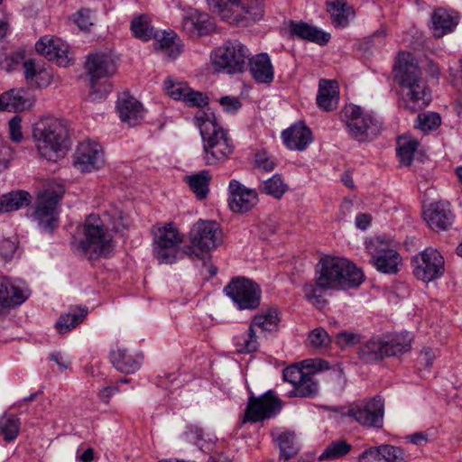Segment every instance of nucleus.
<instances>
[{
  "mask_svg": "<svg viewBox=\"0 0 462 462\" xmlns=\"http://www.w3.org/2000/svg\"><path fill=\"white\" fill-rule=\"evenodd\" d=\"M304 374L303 370L298 365H291L283 370L282 375L284 381L290 383L294 387L300 382Z\"/></svg>",
  "mask_w": 462,
  "mask_h": 462,
  "instance_id": "54",
  "label": "nucleus"
},
{
  "mask_svg": "<svg viewBox=\"0 0 462 462\" xmlns=\"http://www.w3.org/2000/svg\"><path fill=\"white\" fill-rule=\"evenodd\" d=\"M291 32L300 39L308 40L319 44H326L330 39L328 33L319 31L306 23H291Z\"/></svg>",
  "mask_w": 462,
  "mask_h": 462,
  "instance_id": "34",
  "label": "nucleus"
},
{
  "mask_svg": "<svg viewBox=\"0 0 462 462\" xmlns=\"http://www.w3.org/2000/svg\"><path fill=\"white\" fill-rule=\"evenodd\" d=\"M424 216L429 226L437 231L448 229L454 218L449 205L440 202L430 205L424 212Z\"/></svg>",
  "mask_w": 462,
  "mask_h": 462,
  "instance_id": "26",
  "label": "nucleus"
},
{
  "mask_svg": "<svg viewBox=\"0 0 462 462\" xmlns=\"http://www.w3.org/2000/svg\"><path fill=\"white\" fill-rule=\"evenodd\" d=\"M327 5L333 24L337 27H346L353 14L352 8L345 0H328Z\"/></svg>",
  "mask_w": 462,
  "mask_h": 462,
  "instance_id": "35",
  "label": "nucleus"
},
{
  "mask_svg": "<svg viewBox=\"0 0 462 462\" xmlns=\"http://www.w3.org/2000/svg\"><path fill=\"white\" fill-rule=\"evenodd\" d=\"M316 283H308L303 287V291L306 298L315 305H319L325 302L323 299V291L332 290L328 284L323 285L319 280V276L316 273Z\"/></svg>",
  "mask_w": 462,
  "mask_h": 462,
  "instance_id": "44",
  "label": "nucleus"
},
{
  "mask_svg": "<svg viewBox=\"0 0 462 462\" xmlns=\"http://www.w3.org/2000/svg\"><path fill=\"white\" fill-rule=\"evenodd\" d=\"M351 450V445L344 439L332 441L319 455V459L334 460L346 456Z\"/></svg>",
  "mask_w": 462,
  "mask_h": 462,
  "instance_id": "43",
  "label": "nucleus"
},
{
  "mask_svg": "<svg viewBox=\"0 0 462 462\" xmlns=\"http://www.w3.org/2000/svg\"><path fill=\"white\" fill-rule=\"evenodd\" d=\"M156 39L154 49L169 59H176L181 52V44L173 32H163L153 36Z\"/></svg>",
  "mask_w": 462,
  "mask_h": 462,
  "instance_id": "32",
  "label": "nucleus"
},
{
  "mask_svg": "<svg viewBox=\"0 0 462 462\" xmlns=\"http://www.w3.org/2000/svg\"><path fill=\"white\" fill-rule=\"evenodd\" d=\"M394 79L401 87L406 109L414 113L430 105V91L410 52L399 54L394 66Z\"/></svg>",
  "mask_w": 462,
  "mask_h": 462,
  "instance_id": "1",
  "label": "nucleus"
},
{
  "mask_svg": "<svg viewBox=\"0 0 462 462\" xmlns=\"http://www.w3.org/2000/svg\"><path fill=\"white\" fill-rule=\"evenodd\" d=\"M418 146V141L411 136H402L398 138L396 151L397 156L402 165H411Z\"/></svg>",
  "mask_w": 462,
  "mask_h": 462,
  "instance_id": "37",
  "label": "nucleus"
},
{
  "mask_svg": "<svg viewBox=\"0 0 462 462\" xmlns=\"http://www.w3.org/2000/svg\"><path fill=\"white\" fill-rule=\"evenodd\" d=\"M255 166L259 170L271 171L274 170L276 163L274 160L265 152H257L255 154Z\"/></svg>",
  "mask_w": 462,
  "mask_h": 462,
  "instance_id": "58",
  "label": "nucleus"
},
{
  "mask_svg": "<svg viewBox=\"0 0 462 462\" xmlns=\"http://www.w3.org/2000/svg\"><path fill=\"white\" fill-rule=\"evenodd\" d=\"M219 103L224 110L228 113L237 111L242 106L238 98L232 97H223L219 99Z\"/></svg>",
  "mask_w": 462,
  "mask_h": 462,
  "instance_id": "59",
  "label": "nucleus"
},
{
  "mask_svg": "<svg viewBox=\"0 0 462 462\" xmlns=\"http://www.w3.org/2000/svg\"><path fill=\"white\" fill-rule=\"evenodd\" d=\"M209 9L232 26L248 27L261 21L265 13L264 0H207Z\"/></svg>",
  "mask_w": 462,
  "mask_h": 462,
  "instance_id": "4",
  "label": "nucleus"
},
{
  "mask_svg": "<svg viewBox=\"0 0 462 462\" xmlns=\"http://www.w3.org/2000/svg\"><path fill=\"white\" fill-rule=\"evenodd\" d=\"M22 118L19 116H14L9 121V134L10 138L14 143H20L23 140L22 133Z\"/></svg>",
  "mask_w": 462,
  "mask_h": 462,
  "instance_id": "57",
  "label": "nucleus"
},
{
  "mask_svg": "<svg viewBox=\"0 0 462 462\" xmlns=\"http://www.w3.org/2000/svg\"><path fill=\"white\" fill-rule=\"evenodd\" d=\"M381 450L383 462H408L411 459L401 447L381 445Z\"/></svg>",
  "mask_w": 462,
  "mask_h": 462,
  "instance_id": "50",
  "label": "nucleus"
},
{
  "mask_svg": "<svg viewBox=\"0 0 462 462\" xmlns=\"http://www.w3.org/2000/svg\"><path fill=\"white\" fill-rule=\"evenodd\" d=\"M111 362L114 366L125 374H133L136 372L142 364L143 357L141 356L130 355L127 349L124 347H117L110 353Z\"/></svg>",
  "mask_w": 462,
  "mask_h": 462,
  "instance_id": "30",
  "label": "nucleus"
},
{
  "mask_svg": "<svg viewBox=\"0 0 462 462\" xmlns=\"http://www.w3.org/2000/svg\"><path fill=\"white\" fill-rule=\"evenodd\" d=\"M16 251V245L10 239H4L0 242V254L5 259L13 257Z\"/></svg>",
  "mask_w": 462,
  "mask_h": 462,
  "instance_id": "61",
  "label": "nucleus"
},
{
  "mask_svg": "<svg viewBox=\"0 0 462 462\" xmlns=\"http://www.w3.org/2000/svg\"><path fill=\"white\" fill-rule=\"evenodd\" d=\"M0 102L3 111L17 113L31 108L34 98L23 88H12L2 93Z\"/></svg>",
  "mask_w": 462,
  "mask_h": 462,
  "instance_id": "25",
  "label": "nucleus"
},
{
  "mask_svg": "<svg viewBox=\"0 0 462 462\" xmlns=\"http://www.w3.org/2000/svg\"><path fill=\"white\" fill-rule=\"evenodd\" d=\"M281 408L278 398L268 392L259 397L248 399L243 422H258L274 416Z\"/></svg>",
  "mask_w": 462,
  "mask_h": 462,
  "instance_id": "18",
  "label": "nucleus"
},
{
  "mask_svg": "<svg viewBox=\"0 0 462 462\" xmlns=\"http://www.w3.org/2000/svg\"><path fill=\"white\" fill-rule=\"evenodd\" d=\"M32 196L24 190H15L0 196V213H8L19 210L29 206Z\"/></svg>",
  "mask_w": 462,
  "mask_h": 462,
  "instance_id": "33",
  "label": "nucleus"
},
{
  "mask_svg": "<svg viewBox=\"0 0 462 462\" xmlns=\"http://www.w3.org/2000/svg\"><path fill=\"white\" fill-rule=\"evenodd\" d=\"M309 341L314 347L327 346L329 342V336L322 328H314L309 335Z\"/></svg>",
  "mask_w": 462,
  "mask_h": 462,
  "instance_id": "53",
  "label": "nucleus"
},
{
  "mask_svg": "<svg viewBox=\"0 0 462 462\" xmlns=\"http://www.w3.org/2000/svg\"><path fill=\"white\" fill-rule=\"evenodd\" d=\"M131 31L134 37L147 42L155 36L153 26L146 14L135 16L131 22Z\"/></svg>",
  "mask_w": 462,
  "mask_h": 462,
  "instance_id": "39",
  "label": "nucleus"
},
{
  "mask_svg": "<svg viewBox=\"0 0 462 462\" xmlns=\"http://www.w3.org/2000/svg\"><path fill=\"white\" fill-rule=\"evenodd\" d=\"M411 340L409 332L372 338L360 346L358 356L365 363L376 362L387 356L408 352L411 347Z\"/></svg>",
  "mask_w": 462,
  "mask_h": 462,
  "instance_id": "7",
  "label": "nucleus"
},
{
  "mask_svg": "<svg viewBox=\"0 0 462 462\" xmlns=\"http://www.w3.org/2000/svg\"><path fill=\"white\" fill-rule=\"evenodd\" d=\"M337 84L334 80L320 79L319 83V92L317 95V104L324 111H332L336 109L338 103Z\"/></svg>",
  "mask_w": 462,
  "mask_h": 462,
  "instance_id": "31",
  "label": "nucleus"
},
{
  "mask_svg": "<svg viewBox=\"0 0 462 462\" xmlns=\"http://www.w3.org/2000/svg\"><path fill=\"white\" fill-rule=\"evenodd\" d=\"M414 276L422 282H430L439 279L445 272V261L440 253L428 247L414 255L411 260Z\"/></svg>",
  "mask_w": 462,
  "mask_h": 462,
  "instance_id": "15",
  "label": "nucleus"
},
{
  "mask_svg": "<svg viewBox=\"0 0 462 462\" xmlns=\"http://www.w3.org/2000/svg\"><path fill=\"white\" fill-rule=\"evenodd\" d=\"M436 355L431 348H424L419 356V360L421 365H425L426 367H430Z\"/></svg>",
  "mask_w": 462,
  "mask_h": 462,
  "instance_id": "63",
  "label": "nucleus"
},
{
  "mask_svg": "<svg viewBox=\"0 0 462 462\" xmlns=\"http://www.w3.org/2000/svg\"><path fill=\"white\" fill-rule=\"evenodd\" d=\"M63 194V186L52 183L38 195L32 217L45 231H52L57 226L59 202Z\"/></svg>",
  "mask_w": 462,
  "mask_h": 462,
  "instance_id": "12",
  "label": "nucleus"
},
{
  "mask_svg": "<svg viewBox=\"0 0 462 462\" xmlns=\"http://www.w3.org/2000/svg\"><path fill=\"white\" fill-rule=\"evenodd\" d=\"M253 79L261 84H269L274 79V69L267 53H259L249 59Z\"/></svg>",
  "mask_w": 462,
  "mask_h": 462,
  "instance_id": "29",
  "label": "nucleus"
},
{
  "mask_svg": "<svg viewBox=\"0 0 462 462\" xmlns=\"http://www.w3.org/2000/svg\"><path fill=\"white\" fill-rule=\"evenodd\" d=\"M450 70V75L453 78V85L458 90H462V63H459L457 68H452Z\"/></svg>",
  "mask_w": 462,
  "mask_h": 462,
  "instance_id": "64",
  "label": "nucleus"
},
{
  "mask_svg": "<svg viewBox=\"0 0 462 462\" xmlns=\"http://www.w3.org/2000/svg\"><path fill=\"white\" fill-rule=\"evenodd\" d=\"M341 117L349 136L359 143L373 141L382 129V123L375 115L356 105L345 106Z\"/></svg>",
  "mask_w": 462,
  "mask_h": 462,
  "instance_id": "8",
  "label": "nucleus"
},
{
  "mask_svg": "<svg viewBox=\"0 0 462 462\" xmlns=\"http://www.w3.org/2000/svg\"><path fill=\"white\" fill-rule=\"evenodd\" d=\"M214 27V20L208 14L196 9L189 10L182 17V31L189 37L208 34Z\"/></svg>",
  "mask_w": 462,
  "mask_h": 462,
  "instance_id": "23",
  "label": "nucleus"
},
{
  "mask_svg": "<svg viewBox=\"0 0 462 462\" xmlns=\"http://www.w3.org/2000/svg\"><path fill=\"white\" fill-rule=\"evenodd\" d=\"M208 97L201 92L195 91L189 88L184 101L188 106L202 107L208 105Z\"/></svg>",
  "mask_w": 462,
  "mask_h": 462,
  "instance_id": "55",
  "label": "nucleus"
},
{
  "mask_svg": "<svg viewBox=\"0 0 462 462\" xmlns=\"http://www.w3.org/2000/svg\"><path fill=\"white\" fill-rule=\"evenodd\" d=\"M116 110L120 119L131 126L137 125L144 116L142 104L129 93H122L118 97Z\"/></svg>",
  "mask_w": 462,
  "mask_h": 462,
  "instance_id": "24",
  "label": "nucleus"
},
{
  "mask_svg": "<svg viewBox=\"0 0 462 462\" xmlns=\"http://www.w3.org/2000/svg\"><path fill=\"white\" fill-rule=\"evenodd\" d=\"M85 69L90 81L89 98L93 101L102 99L111 91V85L106 79L117 69L114 59L103 52L91 53L88 56Z\"/></svg>",
  "mask_w": 462,
  "mask_h": 462,
  "instance_id": "6",
  "label": "nucleus"
},
{
  "mask_svg": "<svg viewBox=\"0 0 462 462\" xmlns=\"http://www.w3.org/2000/svg\"><path fill=\"white\" fill-rule=\"evenodd\" d=\"M317 274L323 285L332 290H345L359 286L364 281L363 272L348 260L325 256L318 263Z\"/></svg>",
  "mask_w": 462,
  "mask_h": 462,
  "instance_id": "5",
  "label": "nucleus"
},
{
  "mask_svg": "<svg viewBox=\"0 0 462 462\" xmlns=\"http://www.w3.org/2000/svg\"><path fill=\"white\" fill-rule=\"evenodd\" d=\"M84 238L79 242L80 249L85 253H93L98 256H107L114 250V242L108 226L98 215L90 214L83 224Z\"/></svg>",
  "mask_w": 462,
  "mask_h": 462,
  "instance_id": "10",
  "label": "nucleus"
},
{
  "mask_svg": "<svg viewBox=\"0 0 462 462\" xmlns=\"http://www.w3.org/2000/svg\"><path fill=\"white\" fill-rule=\"evenodd\" d=\"M441 124L440 116L435 112L419 114L415 126L421 132L428 134L436 130Z\"/></svg>",
  "mask_w": 462,
  "mask_h": 462,
  "instance_id": "47",
  "label": "nucleus"
},
{
  "mask_svg": "<svg viewBox=\"0 0 462 462\" xmlns=\"http://www.w3.org/2000/svg\"><path fill=\"white\" fill-rule=\"evenodd\" d=\"M382 455L381 446L369 448L360 454L358 462H383Z\"/></svg>",
  "mask_w": 462,
  "mask_h": 462,
  "instance_id": "56",
  "label": "nucleus"
},
{
  "mask_svg": "<svg viewBox=\"0 0 462 462\" xmlns=\"http://www.w3.org/2000/svg\"><path fill=\"white\" fill-rule=\"evenodd\" d=\"M224 292L240 310H255L261 302L260 287L253 281L244 277L232 279L224 288Z\"/></svg>",
  "mask_w": 462,
  "mask_h": 462,
  "instance_id": "14",
  "label": "nucleus"
},
{
  "mask_svg": "<svg viewBox=\"0 0 462 462\" xmlns=\"http://www.w3.org/2000/svg\"><path fill=\"white\" fill-rule=\"evenodd\" d=\"M384 402L376 395L368 401H359L349 405L346 415L362 426L382 428Z\"/></svg>",
  "mask_w": 462,
  "mask_h": 462,
  "instance_id": "17",
  "label": "nucleus"
},
{
  "mask_svg": "<svg viewBox=\"0 0 462 462\" xmlns=\"http://www.w3.org/2000/svg\"><path fill=\"white\" fill-rule=\"evenodd\" d=\"M237 351L241 353H251L257 350L259 344L257 341L254 328L250 324L248 330L236 337Z\"/></svg>",
  "mask_w": 462,
  "mask_h": 462,
  "instance_id": "45",
  "label": "nucleus"
},
{
  "mask_svg": "<svg viewBox=\"0 0 462 462\" xmlns=\"http://www.w3.org/2000/svg\"><path fill=\"white\" fill-rule=\"evenodd\" d=\"M279 322L280 318L277 310L269 309L261 314L255 315L251 325L263 331H273L277 328Z\"/></svg>",
  "mask_w": 462,
  "mask_h": 462,
  "instance_id": "41",
  "label": "nucleus"
},
{
  "mask_svg": "<svg viewBox=\"0 0 462 462\" xmlns=\"http://www.w3.org/2000/svg\"><path fill=\"white\" fill-rule=\"evenodd\" d=\"M209 180L210 175L208 171L205 170L188 177V183L190 189L199 199L206 198L207 194L208 193Z\"/></svg>",
  "mask_w": 462,
  "mask_h": 462,
  "instance_id": "42",
  "label": "nucleus"
},
{
  "mask_svg": "<svg viewBox=\"0 0 462 462\" xmlns=\"http://www.w3.org/2000/svg\"><path fill=\"white\" fill-rule=\"evenodd\" d=\"M105 163L101 146L95 142H81L74 152V166L82 172H90L101 168Z\"/></svg>",
  "mask_w": 462,
  "mask_h": 462,
  "instance_id": "19",
  "label": "nucleus"
},
{
  "mask_svg": "<svg viewBox=\"0 0 462 462\" xmlns=\"http://www.w3.org/2000/svg\"><path fill=\"white\" fill-rule=\"evenodd\" d=\"M88 311L86 309H71L68 313L60 317L56 322V328L59 333L64 334L76 328L86 318Z\"/></svg>",
  "mask_w": 462,
  "mask_h": 462,
  "instance_id": "36",
  "label": "nucleus"
},
{
  "mask_svg": "<svg viewBox=\"0 0 462 462\" xmlns=\"http://www.w3.org/2000/svg\"><path fill=\"white\" fill-rule=\"evenodd\" d=\"M163 88L171 98L184 101L189 87L185 82L175 81L173 79L168 78L163 82Z\"/></svg>",
  "mask_w": 462,
  "mask_h": 462,
  "instance_id": "49",
  "label": "nucleus"
},
{
  "mask_svg": "<svg viewBox=\"0 0 462 462\" xmlns=\"http://www.w3.org/2000/svg\"><path fill=\"white\" fill-rule=\"evenodd\" d=\"M228 191L229 208L235 213L247 212L258 202L256 191L245 187L237 180H230Z\"/></svg>",
  "mask_w": 462,
  "mask_h": 462,
  "instance_id": "20",
  "label": "nucleus"
},
{
  "mask_svg": "<svg viewBox=\"0 0 462 462\" xmlns=\"http://www.w3.org/2000/svg\"><path fill=\"white\" fill-rule=\"evenodd\" d=\"M103 217L106 226H108V228L115 232H119L128 226L127 219L120 210L115 209L111 214H105Z\"/></svg>",
  "mask_w": 462,
  "mask_h": 462,
  "instance_id": "51",
  "label": "nucleus"
},
{
  "mask_svg": "<svg viewBox=\"0 0 462 462\" xmlns=\"http://www.w3.org/2000/svg\"><path fill=\"white\" fill-rule=\"evenodd\" d=\"M32 139L41 157L56 162L64 157L70 147L69 125L54 116L42 117L32 127Z\"/></svg>",
  "mask_w": 462,
  "mask_h": 462,
  "instance_id": "3",
  "label": "nucleus"
},
{
  "mask_svg": "<svg viewBox=\"0 0 462 462\" xmlns=\"http://www.w3.org/2000/svg\"><path fill=\"white\" fill-rule=\"evenodd\" d=\"M261 189L264 193L271 195L275 199H280L287 191L288 187L281 176L275 174L270 179L263 181Z\"/></svg>",
  "mask_w": 462,
  "mask_h": 462,
  "instance_id": "46",
  "label": "nucleus"
},
{
  "mask_svg": "<svg viewBox=\"0 0 462 462\" xmlns=\"http://www.w3.org/2000/svg\"><path fill=\"white\" fill-rule=\"evenodd\" d=\"M366 249L371 255V263L375 269L385 274H395L402 265L400 254L390 248L387 242L380 237L371 239L366 243Z\"/></svg>",
  "mask_w": 462,
  "mask_h": 462,
  "instance_id": "16",
  "label": "nucleus"
},
{
  "mask_svg": "<svg viewBox=\"0 0 462 462\" xmlns=\"http://www.w3.org/2000/svg\"><path fill=\"white\" fill-rule=\"evenodd\" d=\"M73 20L82 31H89L94 24V15L89 9H80L73 15Z\"/></svg>",
  "mask_w": 462,
  "mask_h": 462,
  "instance_id": "52",
  "label": "nucleus"
},
{
  "mask_svg": "<svg viewBox=\"0 0 462 462\" xmlns=\"http://www.w3.org/2000/svg\"><path fill=\"white\" fill-rule=\"evenodd\" d=\"M152 235V254L159 263L171 264L183 254H189V248L180 249L183 236L172 223L153 226Z\"/></svg>",
  "mask_w": 462,
  "mask_h": 462,
  "instance_id": "9",
  "label": "nucleus"
},
{
  "mask_svg": "<svg viewBox=\"0 0 462 462\" xmlns=\"http://www.w3.org/2000/svg\"><path fill=\"white\" fill-rule=\"evenodd\" d=\"M20 430V420L13 414L4 413L0 416V435L4 440L10 442L14 440Z\"/></svg>",
  "mask_w": 462,
  "mask_h": 462,
  "instance_id": "40",
  "label": "nucleus"
},
{
  "mask_svg": "<svg viewBox=\"0 0 462 462\" xmlns=\"http://www.w3.org/2000/svg\"><path fill=\"white\" fill-rule=\"evenodd\" d=\"M357 336L351 332H341L337 335L336 343L340 347H346L349 345H353L357 341Z\"/></svg>",
  "mask_w": 462,
  "mask_h": 462,
  "instance_id": "60",
  "label": "nucleus"
},
{
  "mask_svg": "<svg viewBox=\"0 0 462 462\" xmlns=\"http://www.w3.org/2000/svg\"><path fill=\"white\" fill-rule=\"evenodd\" d=\"M190 247L189 254L205 260L208 253L217 248L222 242V234L219 225L215 221L199 220L189 231Z\"/></svg>",
  "mask_w": 462,
  "mask_h": 462,
  "instance_id": "13",
  "label": "nucleus"
},
{
  "mask_svg": "<svg viewBox=\"0 0 462 462\" xmlns=\"http://www.w3.org/2000/svg\"><path fill=\"white\" fill-rule=\"evenodd\" d=\"M250 55L248 48L237 40L225 42L210 55L213 67L226 74L242 73Z\"/></svg>",
  "mask_w": 462,
  "mask_h": 462,
  "instance_id": "11",
  "label": "nucleus"
},
{
  "mask_svg": "<svg viewBox=\"0 0 462 462\" xmlns=\"http://www.w3.org/2000/svg\"><path fill=\"white\" fill-rule=\"evenodd\" d=\"M276 441L282 456L294 457L299 451V446L293 433H281L278 435Z\"/></svg>",
  "mask_w": 462,
  "mask_h": 462,
  "instance_id": "48",
  "label": "nucleus"
},
{
  "mask_svg": "<svg viewBox=\"0 0 462 462\" xmlns=\"http://www.w3.org/2000/svg\"><path fill=\"white\" fill-rule=\"evenodd\" d=\"M319 392V383L311 374H304L300 382L291 391L288 397H314Z\"/></svg>",
  "mask_w": 462,
  "mask_h": 462,
  "instance_id": "38",
  "label": "nucleus"
},
{
  "mask_svg": "<svg viewBox=\"0 0 462 462\" xmlns=\"http://www.w3.org/2000/svg\"><path fill=\"white\" fill-rule=\"evenodd\" d=\"M29 297L27 286L21 280L0 277V306L12 308L21 305Z\"/></svg>",
  "mask_w": 462,
  "mask_h": 462,
  "instance_id": "21",
  "label": "nucleus"
},
{
  "mask_svg": "<svg viewBox=\"0 0 462 462\" xmlns=\"http://www.w3.org/2000/svg\"><path fill=\"white\" fill-rule=\"evenodd\" d=\"M38 53L50 60H54L60 67H68L71 59L69 56V46L59 38H41L35 44Z\"/></svg>",
  "mask_w": 462,
  "mask_h": 462,
  "instance_id": "22",
  "label": "nucleus"
},
{
  "mask_svg": "<svg viewBox=\"0 0 462 462\" xmlns=\"http://www.w3.org/2000/svg\"><path fill=\"white\" fill-rule=\"evenodd\" d=\"M194 119L203 141L202 159L205 164L224 163L234 152V143L227 131L218 125L211 112L199 110Z\"/></svg>",
  "mask_w": 462,
  "mask_h": 462,
  "instance_id": "2",
  "label": "nucleus"
},
{
  "mask_svg": "<svg viewBox=\"0 0 462 462\" xmlns=\"http://www.w3.org/2000/svg\"><path fill=\"white\" fill-rule=\"evenodd\" d=\"M282 137L290 150L303 151L312 142L311 131L303 123L295 124L284 130Z\"/></svg>",
  "mask_w": 462,
  "mask_h": 462,
  "instance_id": "27",
  "label": "nucleus"
},
{
  "mask_svg": "<svg viewBox=\"0 0 462 462\" xmlns=\"http://www.w3.org/2000/svg\"><path fill=\"white\" fill-rule=\"evenodd\" d=\"M12 157V149L5 144L0 143V171L7 168Z\"/></svg>",
  "mask_w": 462,
  "mask_h": 462,
  "instance_id": "62",
  "label": "nucleus"
},
{
  "mask_svg": "<svg viewBox=\"0 0 462 462\" xmlns=\"http://www.w3.org/2000/svg\"><path fill=\"white\" fill-rule=\"evenodd\" d=\"M458 20L459 16L457 13L445 8H438L432 13L430 28L433 34L440 38L453 32Z\"/></svg>",
  "mask_w": 462,
  "mask_h": 462,
  "instance_id": "28",
  "label": "nucleus"
}]
</instances>
